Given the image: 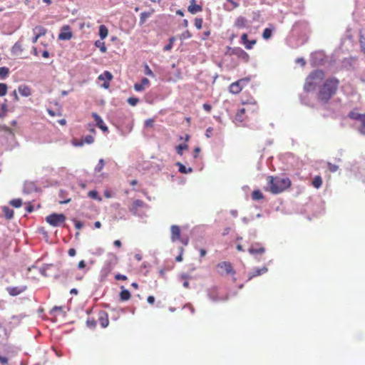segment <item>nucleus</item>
I'll return each mask as SVG.
<instances>
[{
  "mask_svg": "<svg viewBox=\"0 0 365 365\" xmlns=\"http://www.w3.org/2000/svg\"><path fill=\"white\" fill-rule=\"evenodd\" d=\"M339 85V81L336 78L326 79L317 93V98L318 101L323 104H327L336 93Z\"/></svg>",
  "mask_w": 365,
  "mask_h": 365,
  "instance_id": "f257e3e1",
  "label": "nucleus"
},
{
  "mask_svg": "<svg viewBox=\"0 0 365 365\" xmlns=\"http://www.w3.org/2000/svg\"><path fill=\"white\" fill-rule=\"evenodd\" d=\"M267 180L269 185V191L273 194L280 193L291 185V181L288 178L268 176Z\"/></svg>",
  "mask_w": 365,
  "mask_h": 365,
  "instance_id": "f03ea898",
  "label": "nucleus"
},
{
  "mask_svg": "<svg viewBox=\"0 0 365 365\" xmlns=\"http://www.w3.org/2000/svg\"><path fill=\"white\" fill-rule=\"evenodd\" d=\"M324 73L320 70L312 71L306 78L304 89L309 92L315 89L317 85L324 78Z\"/></svg>",
  "mask_w": 365,
  "mask_h": 365,
  "instance_id": "7ed1b4c3",
  "label": "nucleus"
},
{
  "mask_svg": "<svg viewBox=\"0 0 365 365\" xmlns=\"http://www.w3.org/2000/svg\"><path fill=\"white\" fill-rule=\"evenodd\" d=\"M242 103L245 106L242 108L245 110V113L247 114L256 113L259 110L257 103L253 98H250L247 100L242 99Z\"/></svg>",
  "mask_w": 365,
  "mask_h": 365,
  "instance_id": "20e7f679",
  "label": "nucleus"
},
{
  "mask_svg": "<svg viewBox=\"0 0 365 365\" xmlns=\"http://www.w3.org/2000/svg\"><path fill=\"white\" fill-rule=\"evenodd\" d=\"M250 81V78L246 77L241 78L230 84L229 91L233 94H238L242 90L243 87Z\"/></svg>",
  "mask_w": 365,
  "mask_h": 365,
  "instance_id": "39448f33",
  "label": "nucleus"
},
{
  "mask_svg": "<svg viewBox=\"0 0 365 365\" xmlns=\"http://www.w3.org/2000/svg\"><path fill=\"white\" fill-rule=\"evenodd\" d=\"M66 220V216L63 214L53 213L46 217V221L51 226L58 227Z\"/></svg>",
  "mask_w": 365,
  "mask_h": 365,
  "instance_id": "423d86ee",
  "label": "nucleus"
},
{
  "mask_svg": "<svg viewBox=\"0 0 365 365\" xmlns=\"http://www.w3.org/2000/svg\"><path fill=\"white\" fill-rule=\"evenodd\" d=\"M217 268L218 269V273L221 275L223 274H231L234 275L235 274V271L233 269L232 264L229 262H221L217 264Z\"/></svg>",
  "mask_w": 365,
  "mask_h": 365,
  "instance_id": "0eeeda50",
  "label": "nucleus"
},
{
  "mask_svg": "<svg viewBox=\"0 0 365 365\" xmlns=\"http://www.w3.org/2000/svg\"><path fill=\"white\" fill-rule=\"evenodd\" d=\"M230 54L235 56L237 58L242 60L245 63H247L250 60L249 54L240 47L229 48Z\"/></svg>",
  "mask_w": 365,
  "mask_h": 365,
  "instance_id": "6e6552de",
  "label": "nucleus"
},
{
  "mask_svg": "<svg viewBox=\"0 0 365 365\" xmlns=\"http://www.w3.org/2000/svg\"><path fill=\"white\" fill-rule=\"evenodd\" d=\"M73 36L69 26H64L62 28L61 32L58 34V39L60 40H70Z\"/></svg>",
  "mask_w": 365,
  "mask_h": 365,
  "instance_id": "1a4fd4ad",
  "label": "nucleus"
},
{
  "mask_svg": "<svg viewBox=\"0 0 365 365\" xmlns=\"http://www.w3.org/2000/svg\"><path fill=\"white\" fill-rule=\"evenodd\" d=\"M113 75L110 72L106 71L102 74L98 76V79L100 81H106L103 84V87L105 88H108L110 86L109 82L112 80Z\"/></svg>",
  "mask_w": 365,
  "mask_h": 365,
  "instance_id": "9d476101",
  "label": "nucleus"
},
{
  "mask_svg": "<svg viewBox=\"0 0 365 365\" xmlns=\"http://www.w3.org/2000/svg\"><path fill=\"white\" fill-rule=\"evenodd\" d=\"M27 289L26 286H21V287H6V291L8 293L13 297L17 296L24 291H26Z\"/></svg>",
  "mask_w": 365,
  "mask_h": 365,
  "instance_id": "9b49d317",
  "label": "nucleus"
},
{
  "mask_svg": "<svg viewBox=\"0 0 365 365\" xmlns=\"http://www.w3.org/2000/svg\"><path fill=\"white\" fill-rule=\"evenodd\" d=\"M246 114L247 113H245V109H239L235 115L234 122L235 123H241L245 122L247 118V115Z\"/></svg>",
  "mask_w": 365,
  "mask_h": 365,
  "instance_id": "f8f14e48",
  "label": "nucleus"
},
{
  "mask_svg": "<svg viewBox=\"0 0 365 365\" xmlns=\"http://www.w3.org/2000/svg\"><path fill=\"white\" fill-rule=\"evenodd\" d=\"M241 43L245 46V48L250 50L256 44L257 41L255 39L248 40L247 34H243L241 36Z\"/></svg>",
  "mask_w": 365,
  "mask_h": 365,
  "instance_id": "ddd939ff",
  "label": "nucleus"
},
{
  "mask_svg": "<svg viewBox=\"0 0 365 365\" xmlns=\"http://www.w3.org/2000/svg\"><path fill=\"white\" fill-rule=\"evenodd\" d=\"M98 322L103 328H106L109 324L108 315L105 311H101L98 314Z\"/></svg>",
  "mask_w": 365,
  "mask_h": 365,
  "instance_id": "4468645a",
  "label": "nucleus"
},
{
  "mask_svg": "<svg viewBox=\"0 0 365 365\" xmlns=\"http://www.w3.org/2000/svg\"><path fill=\"white\" fill-rule=\"evenodd\" d=\"M150 86V81L147 78H143L140 83H136L134 85L135 91L140 92L143 91Z\"/></svg>",
  "mask_w": 365,
  "mask_h": 365,
  "instance_id": "2eb2a0df",
  "label": "nucleus"
},
{
  "mask_svg": "<svg viewBox=\"0 0 365 365\" xmlns=\"http://www.w3.org/2000/svg\"><path fill=\"white\" fill-rule=\"evenodd\" d=\"M187 11L192 14H195L202 11V7L200 5L196 4V0H190Z\"/></svg>",
  "mask_w": 365,
  "mask_h": 365,
  "instance_id": "dca6fc26",
  "label": "nucleus"
},
{
  "mask_svg": "<svg viewBox=\"0 0 365 365\" xmlns=\"http://www.w3.org/2000/svg\"><path fill=\"white\" fill-rule=\"evenodd\" d=\"M171 240L175 242L180 239V229L178 225H172L170 227Z\"/></svg>",
  "mask_w": 365,
  "mask_h": 365,
  "instance_id": "f3484780",
  "label": "nucleus"
},
{
  "mask_svg": "<svg viewBox=\"0 0 365 365\" xmlns=\"http://www.w3.org/2000/svg\"><path fill=\"white\" fill-rule=\"evenodd\" d=\"M92 117L93 118V119L96 123V125L100 129H101L103 131L108 130V127L104 124V123L100 115H98L96 113H93Z\"/></svg>",
  "mask_w": 365,
  "mask_h": 365,
  "instance_id": "a211bd4d",
  "label": "nucleus"
},
{
  "mask_svg": "<svg viewBox=\"0 0 365 365\" xmlns=\"http://www.w3.org/2000/svg\"><path fill=\"white\" fill-rule=\"evenodd\" d=\"M252 255H262L264 252V248L260 244L252 245L248 250Z\"/></svg>",
  "mask_w": 365,
  "mask_h": 365,
  "instance_id": "6ab92c4d",
  "label": "nucleus"
},
{
  "mask_svg": "<svg viewBox=\"0 0 365 365\" xmlns=\"http://www.w3.org/2000/svg\"><path fill=\"white\" fill-rule=\"evenodd\" d=\"M234 26L237 29H244L247 27V20L243 16H239L236 19Z\"/></svg>",
  "mask_w": 365,
  "mask_h": 365,
  "instance_id": "aec40b11",
  "label": "nucleus"
},
{
  "mask_svg": "<svg viewBox=\"0 0 365 365\" xmlns=\"http://www.w3.org/2000/svg\"><path fill=\"white\" fill-rule=\"evenodd\" d=\"M23 46L20 41H17L11 48V53L14 56H19L23 51Z\"/></svg>",
  "mask_w": 365,
  "mask_h": 365,
  "instance_id": "412c9836",
  "label": "nucleus"
},
{
  "mask_svg": "<svg viewBox=\"0 0 365 365\" xmlns=\"http://www.w3.org/2000/svg\"><path fill=\"white\" fill-rule=\"evenodd\" d=\"M267 272V268L266 267H263L262 268H257L253 270L252 273L250 274L249 279H252L253 277L259 276L264 273Z\"/></svg>",
  "mask_w": 365,
  "mask_h": 365,
  "instance_id": "4be33fe9",
  "label": "nucleus"
},
{
  "mask_svg": "<svg viewBox=\"0 0 365 365\" xmlns=\"http://www.w3.org/2000/svg\"><path fill=\"white\" fill-rule=\"evenodd\" d=\"M19 92L21 96L25 97H28L31 95V88L25 85H22L19 87Z\"/></svg>",
  "mask_w": 365,
  "mask_h": 365,
  "instance_id": "5701e85b",
  "label": "nucleus"
},
{
  "mask_svg": "<svg viewBox=\"0 0 365 365\" xmlns=\"http://www.w3.org/2000/svg\"><path fill=\"white\" fill-rule=\"evenodd\" d=\"M176 165L178 167L179 172L181 173L187 174L192 172V168H187L182 163H177Z\"/></svg>",
  "mask_w": 365,
  "mask_h": 365,
  "instance_id": "b1692460",
  "label": "nucleus"
},
{
  "mask_svg": "<svg viewBox=\"0 0 365 365\" xmlns=\"http://www.w3.org/2000/svg\"><path fill=\"white\" fill-rule=\"evenodd\" d=\"M33 31H34V34H36V35L37 34L38 36L41 37L46 34V29L41 26H37L33 29Z\"/></svg>",
  "mask_w": 365,
  "mask_h": 365,
  "instance_id": "393cba45",
  "label": "nucleus"
},
{
  "mask_svg": "<svg viewBox=\"0 0 365 365\" xmlns=\"http://www.w3.org/2000/svg\"><path fill=\"white\" fill-rule=\"evenodd\" d=\"M2 210L4 213V215L7 220H11L13 218L14 212V210L10 209L8 207H3Z\"/></svg>",
  "mask_w": 365,
  "mask_h": 365,
  "instance_id": "a878e982",
  "label": "nucleus"
},
{
  "mask_svg": "<svg viewBox=\"0 0 365 365\" xmlns=\"http://www.w3.org/2000/svg\"><path fill=\"white\" fill-rule=\"evenodd\" d=\"M108 34V30L105 25H101L99 26V36L101 39H104Z\"/></svg>",
  "mask_w": 365,
  "mask_h": 365,
  "instance_id": "bb28decb",
  "label": "nucleus"
},
{
  "mask_svg": "<svg viewBox=\"0 0 365 365\" xmlns=\"http://www.w3.org/2000/svg\"><path fill=\"white\" fill-rule=\"evenodd\" d=\"M312 184L315 188H319L322 185V178L319 175L315 176L312 180Z\"/></svg>",
  "mask_w": 365,
  "mask_h": 365,
  "instance_id": "cd10ccee",
  "label": "nucleus"
},
{
  "mask_svg": "<svg viewBox=\"0 0 365 365\" xmlns=\"http://www.w3.org/2000/svg\"><path fill=\"white\" fill-rule=\"evenodd\" d=\"M144 202L140 200H135L132 204L131 211H134L135 212L137 211L138 207H143Z\"/></svg>",
  "mask_w": 365,
  "mask_h": 365,
  "instance_id": "c85d7f7f",
  "label": "nucleus"
},
{
  "mask_svg": "<svg viewBox=\"0 0 365 365\" xmlns=\"http://www.w3.org/2000/svg\"><path fill=\"white\" fill-rule=\"evenodd\" d=\"M252 197L255 200H259L263 199L264 196L260 190H256L252 192Z\"/></svg>",
  "mask_w": 365,
  "mask_h": 365,
  "instance_id": "c756f323",
  "label": "nucleus"
},
{
  "mask_svg": "<svg viewBox=\"0 0 365 365\" xmlns=\"http://www.w3.org/2000/svg\"><path fill=\"white\" fill-rule=\"evenodd\" d=\"M120 299L123 301L128 300L130 298V293L127 289H123L120 293Z\"/></svg>",
  "mask_w": 365,
  "mask_h": 365,
  "instance_id": "7c9ffc66",
  "label": "nucleus"
},
{
  "mask_svg": "<svg viewBox=\"0 0 365 365\" xmlns=\"http://www.w3.org/2000/svg\"><path fill=\"white\" fill-rule=\"evenodd\" d=\"M227 2L230 3L231 4V6H225V9L227 10V11H232L234 9H236L239 6V4L236 1H235L234 0H227Z\"/></svg>",
  "mask_w": 365,
  "mask_h": 365,
  "instance_id": "2f4dec72",
  "label": "nucleus"
},
{
  "mask_svg": "<svg viewBox=\"0 0 365 365\" xmlns=\"http://www.w3.org/2000/svg\"><path fill=\"white\" fill-rule=\"evenodd\" d=\"M188 149L187 143L180 144L176 147V152L178 155H182L184 150Z\"/></svg>",
  "mask_w": 365,
  "mask_h": 365,
  "instance_id": "473e14b6",
  "label": "nucleus"
},
{
  "mask_svg": "<svg viewBox=\"0 0 365 365\" xmlns=\"http://www.w3.org/2000/svg\"><path fill=\"white\" fill-rule=\"evenodd\" d=\"M151 15V12H142L140 16V24H143Z\"/></svg>",
  "mask_w": 365,
  "mask_h": 365,
  "instance_id": "72a5a7b5",
  "label": "nucleus"
},
{
  "mask_svg": "<svg viewBox=\"0 0 365 365\" xmlns=\"http://www.w3.org/2000/svg\"><path fill=\"white\" fill-rule=\"evenodd\" d=\"M88 196L92 199L98 200V201H101L102 198L99 197L98 193L96 190H91L88 193Z\"/></svg>",
  "mask_w": 365,
  "mask_h": 365,
  "instance_id": "f704fd0d",
  "label": "nucleus"
},
{
  "mask_svg": "<svg viewBox=\"0 0 365 365\" xmlns=\"http://www.w3.org/2000/svg\"><path fill=\"white\" fill-rule=\"evenodd\" d=\"M364 115H362V114H359L358 113H356V112H354V111H351L349 113V116L351 118V119H354V120H361V119L363 118Z\"/></svg>",
  "mask_w": 365,
  "mask_h": 365,
  "instance_id": "c9c22d12",
  "label": "nucleus"
},
{
  "mask_svg": "<svg viewBox=\"0 0 365 365\" xmlns=\"http://www.w3.org/2000/svg\"><path fill=\"white\" fill-rule=\"evenodd\" d=\"M95 45H96V47L100 48V51L102 53L106 52V45H105L104 42L101 41H96V43H95Z\"/></svg>",
  "mask_w": 365,
  "mask_h": 365,
  "instance_id": "e433bc0d",
  "label": "nucleus"
},
{
  "mask_svg": "<svg viewBox=\"0 0 365 365\" xmlns=\"http://www.w3.org/2000/svg\"><path fill=\"white\" fill-rule=\"evenodd\" d=\"M8 90V86L6 83H0V97L4 96Z\"/></svg>",
  "mask_w": 365,
  "mask_h": 365,
  "instance_id": "4c0bfd02",
  "label": "nucleus"
},
{
  "mask_svg": "<svg viewBox=\"0 0 365 365\" xmlns=\"http://www.w3.org/2000/svg\"><path fill=\"white\" fill-rule=\"evenodd\" d=\"M10 205H12L14 207H20L22 205V200L19 198L14 199L10 201Z\"/></svg>",
  "mask_w": 365,
  "mask_h": 365,
  "instance_id": "58836bf2",
  "label": "nucleus"
},
{
  "mask_svg": "<svg viewBox=\"0 0 365 365\" xmlns=\"http://www.w3.org/2000/svg\"><path fill=\"white\" fill-rule=\"evenodd\" d=\"M175 41V38L174 36L170 38L169 43L164 47L163 50L165 51L171 50Z\"/></svg>",
  "mask_w": 365,
  "mask_h": 365,
  "instance_id": "ea45409f",
  "label": "nucleus"
},
{
  "mask_svg": "<svg viewBox=\"0 0 365 365\" xmlns=\"http://www.w3.org/2000/svg\"><path fill=\"white\" fill-rule=\"evenodd\" d=\"M272 29H269V28H266L264 31H263V33H262V36L264 39H268L271 37L272 36Z\"/></svg>",
  "mask_w": 365,
  "mask_h": 365,
  "instance_id": "a19ab883",
  "label": "nucleus"
},
{
  "mask_svg": "<svg viewBox=\"0 0 365 365\" xmlns=\"http://www.w3.org/2000/svg\"><path fill=\"white\" fill-rule=\"evenodd\" d=\"M105 165V162L103 159H100L99 161H98V163L97 164V165L96 166L95 168V171L96 172H101L103 167Z\"/></svg>",
  "mask_w": 365,
  "mask_h": 365,
  "instance_id": "79ce46f5",
  "label": "nucleus"
},
{
  "mask_svg": "<svg viewBox=\"0 0 365 365\" xmlns=\"http://www.w3.org/2000/svg\"><path fill=\"white\" fill-rule=\"evenodd\" d=\"M144 73L146 76L154 77V73L148 64H145L144 66Z\"/></svg>",
  "mask_w": 365,
  "mask_h": 365,
  "instance_id": "37998d69",
  "label": "nucleus"
},
{
  "mask_svg": "<svg viewBox=\"0 0 365 365\" xmlns=\"http://www.w3.org/2000/svg\"><path fill=\"white\" fill-rule=\"evenodd\" d=\"M9 70L6 67H0V76L5 78L8 76Z\"/></svg>",
  "mask_w": 365,
  "mask_h": 365,
  "instance_id": "c03bdc74",
  "label": "nucleus"
},
{
  "mask_svg": "<svg viewBox=\"0 0 365 365\" xmlns=\"http://www.w3.org/2000/svg\"><path fill=\"white\" fill-rule=\"evenodd\" d=\"M192 36V34L188 31L186 30L184 32H182L180 36V38L182 40L190 38Z\"/></svg>",
  "mask_w": 365,
  "mask_h": 365,
  "instance_id": "a18cd8bd",
  "label": "nucleus"
},
{
  "mask_svg": "<svg viewBox=\"0 0 365 365\" xmlns=\"http://www.w3.org/2000/svg\"><path fill=\"white\" fill-rule=\"evenodd\" d=\"M83 143L91 144L94 142V138L92 135H86L83 140Z\"/></svg>",
  "mask_w": 365,
  "mask_h": 365,
  "instance_id": "49530a36",
  "label": "nucleus"
},
{
  "mask_svg": "<svg viewBox=\"0 0 365 365\" xmlns=\"http://www.w3.org/2000/svg\"><path fill=\"white\" fill-rule=\"evenodd\" d=\"M203 20L201 18H197L195 19V26L197 29H201L202 26Z\"/></svg>",
  "mask_w": 365,
  "mask_h": 365,
  "instance_id": "de8ad7c7",
  "label": "nucleus"
},
{
  "mask_svg": "<svg viewBox=\"0 0 365 365\" xmlns=\"http://www.w3.org/2000/svg\"><path fill=\"white\" fill-rule=\"evenodd\" d=\"M138 102L139 99L138 98L130 97L128 99V103L132 106H135Z\"/></svg>",
  "mask_w": 365,
  "mask_h": 365,
  "instance_id": "09e8293b",
  "label": "nucleus"
},
{
  "mask_svg": "<svg viewBox=\"0 0 365 365\" xmlns=\"http://www.w3.org/2000/svg\"><path fill=\"white\" fill-rule=\"evenodd\" d=\"M96 321L93 319H88L86 322L87 326L91 329H94L96 327Z\"/></svg>",
  "mask_w": 365,
  "mask_h": 365,
  "instance_id": "8fccbe9b",
  "label": "nucleus"
},
{
  "mask_svg": "<svg viewBox=\"0 0 365 365\" xmlns=\"http://www.w3.org/2000/svg\"><path fill=\"white\" fill-rule=\"evenodd\" d=\"M73 145L76 147H81L84 145L83 141L82 140L73 139L72 140Z\"/></svg>",
  "mask_w": 365,
  "mask_h": 365,
  "instance_id": "3c124183",
  "label": "nucleus"
},
{
  "mask_svg": "<svg viewBox=\"0 0 365 365\" xmlns=\"http://www.w3.org/2000/svg\"><path fill=\"white\" fill-rule=\"evenodd\" d=\"M154 125V120L152 118L147 119L145 121V126L147 128H152Z\"/></svg>",
  "mask_w": 365,
  "mask_h": 365,
  "instance_id": "603ef678",
  "label": "nucleus"
},
{
  "mask_svg": "<svg viewBox=\"0 0 365 365\" xmlns=\"http://www.w3.org/2000/svg\"><path fill=\"white\" fill-rule=\"evenodd\" d=\"M361 125L360 127V132L363 134H365V114L363 117V118L361 120Z\"/></svg>",
  "mask_w": 365,
  "mask_h": 365,
  "instance_id": "864d4df0",
  "label": "nucleus"
},
{
  "mask_svg": "<svg viewBox=\"0 0 365 365\" xmlns=\"http://www.w3.org/2000/svg\"><path fill=\"white\" fill-rule=\"evenodd\" d=\"M73 221L74 222L75 227L77 230H81L83 227V224L81 221L76 220H73Z\"/></svg>",
  "mask_w": 365,
  "mask_h": 365,
  "instance_id": "5fc2aeb1",
  "label": "nucleus"
},
{
  "mask_svg": "<svg viewBox=\"0 0 365 365\" xmlns=\"http://www.w3.org/2000/svg\"><path fill=\"white\" fill-rule=\"evenodd\" d=\"M115 279L117 280H126L127 277L125 275L121 274H117L115 276Z\"/></svg>",
  "mask_w": 365,
  "mask_h": 365,
  "instance_id": "6e6d98bb",
  "label": "nucleus"
},
{
  "mask_svg": "<svg viewBox=\"0 0 365 365\" xmlns=\"http://www.w3.org/2000/svg\"><path fill=\"white\" fill-rule=\"evenodd\" d=\"M202 107L207 113H210L212 110V106L208 103H204Z\"/></svg>",
  "mask_w": 365,
  "mask_h": 365,
  "instance_id": "4d7b16f0",
  "label": "nucleus"
},
{
  "mask_svg": "<svg viewBox=\"0 0 365 365\" xmlns=\"http://www.w3.org/2000/svg\"><path fill=\"white\" fill-rule=\"evenodd\" d=\"M182 252H183V248L180 247V253L178 256L176 257L175 260L178 262H181L182 260Z\"/></svg>",
  "mask_w": 365,
  "mask_h": 365,
  "instance_id": "13d9d810",
  "label": "nucleus"
},
{
  "mask_svg": "<svg viewBox=\"0 0 365 365\" xmlns=\"http://www.w3.org/2000/svg\"><path fill=\"white\" fill-rule=\"evenodd\" d=\"M86 262L84 260H81L79 262H78V268L81 269H84L86 267Z\"/></svg>",
  "mask_w": 365,
  "mask_h": 365,
  "instance_id": "bf43d9fd",
  "label": "nucleus"
},
{
  "mask_svg": "<svg viewBox=\"0 0 365 365\" xmlns=\"http://www.w3.org/2000/svg\"><path fill=\"white\" fill-rule=\"evenodd\" d=\"M212 128L210 127L206 130L205 135L207 138H210L212 135Z\"/></svg>",
  "mask_w": 365,
  "mask_h": 365,
  "instance_id": "052dcab7",
  "label": "nucleus"
},
{
  "mask_svg": "<svg viewBox=\"0 0 365 365\" xmlns=\"http://www.w3.org/2000/svg\"><path fill=\"white\" fill-rule=\"evenodd\" d=\"M68 253L70 257H74L76 254V251L74 248H70Z\"/></svg>",
  "mask_w": 365,
  "mask_h": 365,
  "instance_id": "680f3d73",
  "label": "nucleus"
},
{
  "mask_svg": "<svg viewBox=\"0 0 365 365\" xmlns=\"http://www.w3.org/2000/svg\"><path fill=\"white\" fill-rule=\"evenodd\" d=\"M0 363L2 364H6L8 363V359L0 355Z\"/></svg>",
  "mask_w": 365,
  "mask_h": 365,
  "instance_id": "e2e57ef3",
  "label": "nucleus"
},
{
  "mask_svg": "<svg viewBox=\"0 0 365 365\" xmlns=\"http://www.w3.org/2000/svg\"><path fill=\"white\" fill-rule=\"evenodd\" d=\"M329 170L331 172H335L337 170L338 167L334 165L329 164Z\"/></svg>",
  "mask_w": 365,
  "mask_h": 365,
  "instance_id": "0e129e2a",
  "label": "nucleus"
},
{
  "mask_svg": "<svg viewBox=\"0 0 365 365\" xmlns=\"http://www.w3.org/2000/svg\"><path fill=\"white\" fill-rule=\"evenodd\" d=\"M147 301L149 304H153L155 302V297L153 296H149Z\"/></svg>",
  "mask_w": 365,
  "mask_h": 365,
  "instance_id": "69168bd1",
  "label": "nucleus"
},
{
  "mask_svg": "<svg viewBox=\"0 0 365 365\" xmlns=\"http://www.w3.org/2000/svg\"><path fill=\"white\" fill-rule=\"evenodd\" d=\"M200 152V148L197 147L194 150V158H196L198 156L199 153Z\"/></svg>",
  "mask_w": 365,
  "mask_h": 365,
  "instance_id": "338daca9",
  "label": "nucleus"
},
{
  "mask_svg": "<svg viewBox=\"0 0 365 365\" xmlns=\"http://www.w3.org/2000/svg\"><path fill=\"white\" fill-rule=\"evenodd\" d=\"M113 245L115 246V247H120L122 244H121V242L118 240H116L114 241L113 242Z\"/></svg>",
  "mask_w": 365,
  "mask_h": 365,
  "instance_id": "774afa93",
  "label": "nucleus"
}]
</instances>
